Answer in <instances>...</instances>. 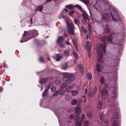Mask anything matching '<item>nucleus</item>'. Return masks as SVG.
<instances>
[{
    "label": "nucleus",
    "instance_id": "nucleus-43",
    "mask_svg": "<svg viewBox=\"0 0 126 126\" xmlns=\"http://www.w3.org/2000/svg\"><path fill=\"white\" fill-rule=\"evenodd\" d=\"M73 55H74L75 58L76 59H77L78 58V56L75 52H73Z\"/></svg>",
    "mask_w": 126,
    "mask_h": 126
},
{
    "label": "nucleus",
    "instance_id": "nucleus-58",
    "mask_svg": "<svg viewBox=\"0 0 126 126\" xmlns=\"http://www.w3.org/2000/svg\"><path fill=\"white\" fill-rule=\"evenodd\" d=\"M32 20H33V18H32V17L31 18V19H30V21L31 22V23H32Z\"/></svg>",
    "mask_w": 126,
    "mask_h": 126
},
{
    "label": "nucleus",
    "instance_id": "nucleus-63",
    "mask_svg": "<svg viewBox=\"0 0 126 126\" xmlns=\"http://www.w3.org/2000/svg\"><path fill=\"white\" fill-rule=\"evenodd\" d=\"M94 8L97 11H98V10L97 8H95V7H94Z\"/></svg>",
    "mask_w": 126,
    "mask_h": 126
},
{
    "label": "nucleus",
    "instance_id": "nucleus-19",
    "mask_svg": "<svg viewBox=\"0 0 126 126\" xmlns=\"http://www.w3.org/2000/svg\"><path fill=\"white\" fill-rule=\"evenodd\" d=\"M64 41V37L61 36L58 38L57 42L58 43H63Z\"/></svg>",
    "mask_w": 126,
    "mask_h": 126
},
{
    "label": "nucleus",
    "instance_id": "nucleus-36",
    "mask_svg": "<svg viewBox=\"0 0 126 126\" xmlns=\"http://www.w3.org/2000/svg\"><path fill=\"white\" fill-rule=\"evenodd\" d=\"M51 92H55L56 90V87L53 85H52V86L51 88Z\"/></svg>",
    "mask_w": 126,
    "mask_h": 126
},
{
    "label": "nucleus",
    "instance_id": "nucleus-28",
    "mask_svg": "<svg viewBox=\"0 0 126 126\" xmlns=\"http://www.w3.org/2000/svg\"><path fill=\"white\" fill-rule=\"evenodd\" d=\"M87 118L88 119H91L92 116V115L91 113L90 112H88L87 113Z\"/></svg>",
    "mask_w": 126,
    "mask_h": 126
},
{
    "label": "nucleus",
    "instance_id": "nucleus-44",
    "mask_svg": "<svg viewBox=\"0 0 126 126\" xmlns=\"http://www.w3.org/2000/svg\"><path fill=\"white\" fill-rule=\"evenodd\" d=\"M119 115V113L118 112H116L115 113V115L114 116V117L116 118H117Z\"/></svg>",
    "mask_w": 126,
    "mask_h": 126
},
{
    "label": "nucleus",
    "instance_id": "nucleus-3",
    "mask_svg": "<svg viewBox=\"0 0 126 126\" xmlns=\"http://www.w3.org/2000/svg\"><path fill=\"white\" fill-rule=\"evenodd\" d=\"M104 115L103 112H102L100 115V120L102 121L103 123L105 124L104 126L102 124L101 126H107L108 125V121L107 120H103ZM119 122L118 121H114L112 123V126H119Z\"/></svg>",
    "mask_w": 126,
    "mask_h": 126
},
{
    "label": "nucleus",
    "instance_id": "nucleus-8",
    "mask_svg": "<svg viewBox=\"0 0 126 126\" xmlns=\"http://www.w3.org/2000/svg\"><path fill=\"white\" fill-rule=\"evenodd\" d=\"M102 20L105 22L108 21L110 18V14L107 13H103L102 15Z\"/></svg>",
    "mask_w": 126,
    "mask_h": 126
},
{
    "label": "nucleus",
    "instance_id": "nucleus-20",
    "mask_svg": "<svg viewBox=\"0 0 126 126\" xmlns=\"http://www.w3.org/2000/svg\"><path fill=\"white\" fill-rule=\"evenodd\" d=\"M105 31L106 33H109L110 32V28L107 25H106L105 26Z\"/></svg>",
    "mask_w": 126,
    "mask_h": 126
},
{
    "label": "nucleus",
    "instance_id": "nucleus-4",
    "mask_svg": "<svg viewBox=\"0 0 126 126\" xmlns=\"http://www.w3.org/2000/svg\"><path fill=\"white\" fill-rule=\"evenodd\" d=\"M85 119V115L83 114L82 115L81 119L79 120V114H78L76 116L75 121L76 122L75 125L76 126H81L82 125V122L83 120Z\"/></svg>",
    "mask_w": 126,
    "mask_h": 126
},
{
    "label": "nucleus",
    "instance_id": "nucleus-34",
    "mask_svg": "<svg viewBox=\"0 0 126 126\" xmlns=\"http://www.w3.org/2000/svg\"><path fill=\"white\" fill-rule=\"evenodd\" d=\"M87 78L89 80H91L92 78V75L91 73H89L87 74Z\"/></svg>",
    "mask_w": 126,
    "mask_h": 126
},
{
    "label": "nucleus",
    "instance_id": "nucleus-29",
    "mask_svg": "<svg viewBox=\"0 0 126 126\" xmlns=\"http://www.w3.org/2000/svg\"><path fill=\"white\" fill-rule=\"evenodd\" d=\"M100 81L101 84H104L105 82V79L102 76L101 77L100 79Z\"/></svg>",
    "mask_w": 126,
    "mask_h": 126
},
{
    "label": "nucleus",
    "instance_id": "nucleus-33",
    "mask_svg": "<svg viewBox=\"0 0 126 126\" xmlns=\"http://www.w3.org/2000/svg\"><path fill=\"white\" fill-rule=\"evenodd\" d=\"M81 1L84 3L86 5H88L89 2V0H79Z\"/></svg>",
    "mask_w": 126,
    "mask_h": 126
},
{
    "label": "nucleus",
    "instance_id": "nucleus-13",
    "mask_svg": "<svg viewBox=\"0 0 126 126\" xmlns=\"http://www.w3.org/2000/svg\"><path fill=\"white\" fill-rule=\"evenodd\" d=\"M79 105H78L74 109V112L75 113H78L79 114L81 111V110L80 108Z\"/></svg>",
    "mask_w": 126,
    "mask_h": 126
},
{
    "label": "nucleus",
    "instance_id": "nucleus-11",
    "mask_svg": "<svg viewBox=\"0 0 126 126\" xmlns=\"http://www.w3.org/2000/svg\"><path fill=\"white\" fill-rule=\"evenodd\" d=\"M113 35V34H111L110 35L105 37V40H104L103 41L104 42L106 40L108 42H111L112 41V39H113V37L114 35V34H113V35Z\"/></svg>",
    "mask_w": 126,
    "mask_h": 126
},
{
    "label": "nucleus",
    "instance_id": "nucleus-61",
    "mask_svg": "<svg viewBox=\"0 0 126 126\" xmlns=\"http://www.w3.org/2000/svg\"><path fill=\"white\" fill-rule=\"evenodd\" d=\"M67 34L66 33H65L64 34V36L65 37H67Z\"/></svg>",
    "mask_w": 126,
    "mask_h": 126
},
{
    "label": "nucleus",
    "instance_id": "nucleus-25",
    "mask_svg": "<svg viewBox=\"0 0 126 126\" xmlns=\"http://www.w3.org/2000/svg\"><path fill=\"white\" fill-rule=\"evenodd\" d=\"M77 66L78 68L80 69V72L82 73L83 71V67L82 64H78L77 65Z\"/></svg>",
    "mask_w": 126,
    "mask_h": 126
},
{
    "label": "nucleus",
    "instance_id": "nucleus-12",
    "mask_svg": "<svg viewBox=\"0 0 126 126\" xmlns=\"http://www.w3.org/2000/svg\"><path fill=\"white\" fill-rule=\"evenodd\" d=\"M96 90L97 89L94 87L92 91L88 94V96L90 97H93L95 94Z\"/></svg>",
    "mask_w": 126,
    "mask_h": 126
},
{
    "label": "nucleus",
    "instance_id": "nucleus-47",
    "mask_svg": "<svg viewBox=\"0 0 126 126\" xmlns=\"http://www.w3.org/2000/svg\"><path fill=\"white\" fill-rule=\"evenodd\" d=\"M102 107V103H99L98 104V108L100 109Z\"/></svg>",
    "mask_w": 126,
    "mask_h": 126
},
{
    "label": "nucleus",
    "instance_id": "nucleus-53",
    "mask_svg": "<svg viewBox=\"0 0 126 126\" xmlns=\"http://www.w3.org/2000/svg\"><path fill=\"white\" fill-rule=\"evenodd\" d=\"M71 102H77V100L76 99H74Z\"/></svg>",
    "mask_w": 126,
    "mask_h": 126
},
{
    "label": "nucleus",
    "instance_id": "nucleus-62",
    "mask_svg": "<svg viewBox=\"0 0 126 126\" xmlns=\"http://www.w3.org/2000/svg\"><path fill=\"white\" fill-rule=\"evenodd\" d=\"M62 16L63 17L64 19H65L66 18V16H64L63 15Z\"/></svg>",
    "mask_w": 126,
    "mask_h": 126
},
{
    "label": "nucleus",
    "instance_id": "nucleus-42",
    "mask_svg": "<svg viewBox=\"0 0 126 126\" xmlns=\"http://www.w3.org/2000/svg\"><path fill=\"white\" fill-rule=\"evenodd\" d=\"M61 82V80H60L58 79L56 80L55 82V83L56 85H59L60 84Z\"/></svg>",
    "mask_w": 126,
    "mask_h": 126
},
{
    "label": "nucleus",
    "instance_id": "nucleus-32",
    "mask_svg": "<svg viewBox=\"0 0 126 126\" xmlns=\"http://www.w3.org/2000/svg\"><path fill=\"white\" fill-rule=\"evenodd\" d=\"M72 87V86H69L66 88L65 90L67 92H69Z\"/></svg>",
    "mask_w": 126,
    "mask_h": 126
},
{
    "label": "nucleus",
    "instance_id": "nucleus-7",
    "mask_svg": "<svg viewBox=\"0 0 126 126\" xmlns=\"http://www.w3.org/2000/svg\"><path fill=\"white\" fill-rule=\"evenodd\" d=\"M28 37L30 39L32 38L33 36H37L38 34L37 31L35 30L29 31L28 32Z\"/></svg>",
    "mask_w": 126,
    "mask_h": 126
},
{
    "label": "nucleus",
    "instance_id": "nucleus-56",
    "mask_svg": "<svg viewBox=\"0 0 126 126\" xmlns=\"http://www.w3.org/2000/svg\"><path fill=\"white\" fill-rule=\"evenodd\" d=\"M73 62L75 63H77V61L76 60H74L73 61Z\"/></svg>",
    "mask_w": 126,
    "mask_h": 126
},
{
    "label": "nucleus",
    "instance_id": "nucleus-23",
    "mask_svg": "<svg viewBox=\"0 0 126 126\" xmlns=\"http://www.w3.org/2000/svg\"><path fill=\"white\" fill-rule=\"evenodd\" d=\"M62 67L63 69H67L68 68L67 63L65 62L63 63L62 65Z\"/></svg>",
    "mask_w": 126,
    "mask_h": 126
},
{
    "label": "nucleus",
    "instance_id": "nucleus-64",
    "mask_svg": "<svg viewBox=\"0 0 126 126\" xmlns=\"http://www.w3.org/2000/svg\"><path fill=\"white\" fill-rule=\"evenodd\" d=\"M64 10H65V12H68V10H67V9H65Z\"/></svg>",
    "mask_w": 126,
    "mask_h": 126
},
{
    "label": "nucleus",
    "instance_id": "nucleus-21",
    "mask_svg": "<svg viewBox=\"0 0 126 126\" xmlns=\"http://www.w3.org/2000/svg\"><path fill=\"white\" fill-rule=\"evenodd\" d=\"M71 94L73 96H75L77 95L79 93V92L78 90H74L71 92Z\"/></svg>",
    "mask_w": 126,
    "mask_h": 126
},
{
    "label": "nucleus",
    "instance_id": "nucleus-54",
    "mask_svg": "<svg viewBox=\"0 0 126 126\" xmlns=\"http://www.w3.org/2000/svg\"><path fill=\"white\" fill-rule=\"evenodd\" d=\"M70 118L71 119V120H72L73 117H74V116H73V115H71L70 116Z\"/></svg>",
    "mask_w": 126,
    "mask_h": 126
},
{
    "label": "nucleus",
    "instance_id": "nucleus-24",
    "mask_svg": "<svg viewBox=\"0 0 126 126\" xmlns=\"http://www.w3.org/2000/svg\"><path fill=\"white\" fill-rule=\"evenodd\" d=\"M81 124L82 125L83 124L82 126H88L89 123L88 121L85 120L82 121Z\"/></svg>",
    "mask_w": 126,
    "mask_h": 126
},
{
    "label": "nucleus",
    "instance_id": "nucleus-26",
    "mask_svg": "<svg viewBox=\"0 0 126 126\" xmlns=\"http://www.w3.org/2000/svg\"><path fill=\"white\" fill-rule=\"evenodd\" d=\"M81 30L83 31V33H85L86 34L89 33V32H88L87 31V29H84V27L81 26Z\"/></svg>",
    "mask_w": 126,
    "mask_h": 126
},
{
    "label": "nucleus",
    "instance_id": "nucleus-31",
    "mask_svg": "<svg viewBox=\"0 0 126 126\" xmlns=\"http://www.w3.org/2000/svg\"><path fill=\"white\" fill-rule=\"evenodd\" d=\"M113 40V41L114 42L113 43L115 44H119L121 42V41L120 40H119L118 39H115Z\"/></svg>",
    "mask_w": 126,
    "mask_h": 126
},
{
    "label": "nucleus",
    "instance_id": "nucleus-50",
    "mask_svg": "<svg viewBox=\"0 0 126 126\" xmlns=\"http://www.w3.org/2000/svg\"><path fill=\"white\" fill-rule=\"evenodd\" d=\"M48 86L47 88L46 89H45V90H47V91H48V90L50 88L51 86V85L50 84H48Z\"/></svg>",
    "mask_w": 126,
    "mask_h": 126
},
{
    "label": "nucleus",
    "instance_id": "nucleus-22",
    "mask_svg": "<svg viewBox=\"0 0 126 126\" xmlns=\"http://www.w3.org/2000/svg\"><path fill=\"white\" fill-rule=\"evenodd\" d=\"M48 80L47 78H43L39 80V82L41 84H44L45 82H46Z\"/></svg>",
    "mask_w": 126,
    "mask_h": 126
},
{
    "label": "nucleus",
    "instance_id": "nucleus-51",
    "mask_svg": "<svg viewBox=\"0 0 126 126\" xmlns=\"http://www.w3.org/2000/svg\"><path fill=\"white\" fill-rule=\"evenodd\" d=\"M90 44V42L89 41H88L87 42H86V45L87 47H88L89 46V44Z\"/></svg>",
    "mask_w": 126,
    "mask_h": 126
},
{
    "label": "nucleus",
    "instance_id": "nucleus-1",
    "mask_svg": "<svg viewBox=\"0 0 126 126\" xmlns=\"http://www.w3.org/2000/svg\"><path fill=\"white\" fill-rule=\"evenodd\" d=\"M64 76L63 80L64 83H62L60 85V87L63 88L67 86L66 84L71 83L74 79V76L72 74L69 73L64 72L63 73Z\"/></svg>",
    "mask_w": 126,
    "mask_h": 126
},
{
    "label": "nucleus",
    "instance_id": "nucleus-27",
    "mask_svg": "<svg viewBox=\"0 0 126 126\" xmlns=\"http://www.w3.org/2000/svg\"><path fill=\"white\" fill-rule=\"evenodd\" d=\"M48 94V91L47 90H45L43 93L42 96L43 97L47 96Z\"/></svg>",
    "mask_w": 126,
    "mask_h": 126
},
{
    "label": "nucleus",
    "instance_id": "nucleus-30",
    "mask_svg": "<svg viewBox=\"0 0 126 126\" xmlns=\"http://www.w3.org/2000/svg\"><path fill=\"white\" fill-rule=\"evenodd\" d=\"M75 6L79 10L81 11L82 12L83 11V9L80 6L78 5H75Z\"/></svg>",
    "mask_w": 126,
    "mask_h": 126
},
{
    "label": "nucleus",
    "instance_id": "nucleus-6",
    "mask_svg": "<svg viewBox=\"0 0 126 126\" xmlns=\"http://www.w3.org/2000/svg\"><path fill=\"white\" fill-rule=\"evenodd\" d=\"M68 30L71 36L74 35V25L71 23H67Z\"/></svg>",
    "mask_w": 126,
    "mask_h": 126
},
{
    "label": "nucleus",
    "instance_id": "nucleus-5",
    "mask_svg": "<svg viewBox=\"0 0 126 126\" xmlns=\"http://www.w3.org/2000/svg\"><path fill=\"white\" fill-rule=\"evenodd\" d=\"M112 18L114 21H116L119 18V16L116 10L113 9L110 12Z\"/></svg>",
    "mask_w": 126,
    "mask_h": 126
},
{
    "label": "nucleus",
    "instance_id": "nucleus-35",
    "mask_svg": "<svg viewBox=\"0 0 126 126\" xmlns=\"http://www.w3.org/2000/svg\"><path fill=\"white\" fill-rule=\"evenodd\" d=\"M74 21L75 23L79 27V22L77 19L75 18L74 19Z\"/></svg>",
    "mask_w": 126,
    "mask_h": 126
},
{
    "label": "nucleus",
    "instance_id": "nucleus-52",
    "mask_svg": "<svg viewBox=\"0 0 126 126\" xmlns=\"http://www.w3.org/2000/svg\"><path fill=\"white\" fill-rule=\"evenodd\" d=\"M65 43L66 44L68 45H71V44L68 41H65Z\"/></svg>",
    "mask_w": 126,
    "mask_h": 126
},
{
    "label": "nucleus",
    "instance_id": "nucleus-45",
    "mask_svg": "<svg viewBox=\"0 0 126 126\" xmlns=\"http://www.w3.org/2000/svg\"><path fill=\"white\" fill-rule=\"evenodd\" d=\"M74 12L73 11H71L69 13V15L71 16H72V14Z\"/></svg>",
    "mask_w": 126,
    "mask_h": 126
},
{
    "label": "nucleus",
    "instance_id": "nucleus-41",
    "mask_svg": "<svg viewBox=\"0 0 126 126\" xmlns=\"http://www.w3.org/2000/svg\"><path fill=\"white\" fill-rule=\"evenodd\" d=\"M59 93L60 95L63 94L64 93V90L63 89H61L60 90Z\"/></svg>",
    "mask_w": 126,
    "mask_h": 126
},
{
    "label": "nucleus",
    "instance_id": "nucleus-38",
    "mask_svg": "<svg viewBox=\"0 0 126 126\" xmlns=\"http://www.w3.org/2000/svg\"><path fill=\"white\" fill-rule=\"evenodd\" d=\"M74 7V6L72 4L68 5L66 6V7L67 8L69 9H72Z\"/></svg>",
    "mask_w": 126,
    "mask_h": 126
},
{
    "label": "nucleus",
    "instance_id": "nucleus-9",
    "mask_svg": "<svg viewBox=\"0 0 126 126\" xmlns=\"http://www.w3.org/2000/svg\"><path fill=\"white\" fill-rule=\"evenodd\" d=\"M82 14L83 18L82 20L84 22H86L87 21H89L90 19L89 18V16L85 11H84L82 13Z\"/></svg>",
    "mask_w": 126,
    "mask_h": 126
},
{
    "label": "nucleus",
    "instance_id": "nucleus-57",
    "mask_svg": "<svg viewBox=\"0 0 126 126\" xmlns=\"http://www.w3.org/2000/svg\"><path fill=\"white\" fill-rule=\"evenodd\" d=\"M87 91H88V90L87 89H86L85 90V94H87Z\"/></svg>",
    "mask_w": 126,
    "mask_h": 126
},
{
    "label": "nucleus",
    "instance_id": "nucleus-15",
    "mask_svg": "<svg viewBox=\"0 0 126 126\" xmlns=\"http://www.w3.org/2000/svg\"><path fill=\"white\" fill-rule=\"evenodd\" d=\"M88 29L89 31V33L86 34V38L87 39H88L89 37L91 36V25L89 24H88Z\"/></svg>",
    "mask_w": 126,
    "mask_h": 126
},
{
    "label": "nucleus",
    "instance_id": "nucleus-37",
    "mask_svg": "<svg viewBox=\"0 0 126 126\" xmlns=\"http://www.w3.org/2000/svg\"><path fill=\"white\" fill-rule=\"evenodd\" d=\"M43 7L41 6L37 7L36 8V10H38L39 11L42 12V10H43Z\"/></svg>",
    "mask_w": 126,
    "mask_h": 126
},
{
    "label": "nucleus",
    "instance_id": "nucleus-40",
    "mask_svg": "<svg viewBox=\"0 0 126 126\" xmlns=\"http://www.w3.org/2000/svg\"><path fill=\"white\" fill-rule=\"evenodd\" d=\"M40 61L42 63H44L45 62L44 58L42 57H40L39 59Z\"/></svg>",
    "mask_w": 126,
    "mask_h": 126
},
{
    "label": "nucleus",
    "instance_id": "nucleus-39",
    "mask_svg": "<svg viewBox=\"0 0 126 126\" xmlns=\"http://www.w3.org/2000/svg\"><path fill=\"white\" fill-rule=\"evenodd\" d=\"M59 46L62 48H64L65 47L64 44H62V43H61L58 44Z\"/></svg>",
    "mask_w": 126,
    "mask_h": 126
},
{
    "label": "nucleus",
    "instance_id": "nucleus-48",
    "mask_svg": "<svg viewBox=\"0 0 126 126\" xmlns=\"http://www.w3.org/2000/svg\"><path fill=\"white\" fill-rule=\"evenodd\" d=\"M112 94H113L114 96H115L116 95V91L115 90H114L112 92Z\"/></svg>",
    "mask_w": 126,
    "mask_h": 126
},
{
    "label": "nucleus",
    "instance_id": "nucleus-49",
    "mask_svg": "<svg viewBox=\"0 0 126 126\" xmlns=\"http://www.w3.org/2000/svg\"><path fill=\"white\" fill-rule=\"evenodd\" d=\"M59 93L58 91H57L53 95V96H56Z\"/></svg>",
    "mask_w": 126,
    "mask_h": 126
},
{
    "label": "nucleus",
    "instance_id": "nucleus-46",
    "mask_svg": "<svg viewBox=\"0 0 126 126\" xmlns=\"http://www.w3.org/2000/svg\"><path fill=\"white\" fill-rule=\"evenodd\" d=\"M64 54L65 56H67L69 55V53L66 51H65L64 52Z\"/></svg>",
    "mask_w": 126,
    "mask_h": 126
},
{
    "label": "nucleus",
    "instance_id": "nucleus-59",
    "mask_svg": "<svg viewBox=\"0 0 126 126\" xmlns=\"http://www.w3.org/2000/svg\"><path fill=\"white\" fill-rule=\"evenodd\" d=\"M77 103H71L73 105H74L76 104Z\"/></svg>",
    "mask_w": 126,
    "mask_h": 126
},
{
    "label": "nucleus",
    "instance_id": "nucleus-60",
    "mask_svg": "<svg viewBox=\"0 0 126 126\" xmlns=\"http://www.w3.org/2000/svg\"><path fill=\"white\" fill-rule=\"evenodd\" d=\"M52 0H47L46 2H49L51 1Z\"/></svg>",
    "mask_w": 126,
    "mask_h": 126
},
{
    "label": "nucleus",
    "instance_id": "nucleus-18",
    "mask_svg": "<svg viewBox=\"0 0 126 126\" xmlns=\"http://www.w3.org/2000/svg\"><path fill=\"white\" fill-rule=\"evenodd\" d=\"M118 60L117 59L111 60L110 62L113 66H115L117 64Z\"/></svg>",
    "mask_w": 126,
    "mask_h": 126
},
{
    "label": "nucleus",
    "instance_id": "nucleus-17",
    "mask_svg": "<svg viewBox=\"0 0 126 126\" xmlns=\"http://www.w3.org/2000/svg\"><path fill=\"white\" fill-rule=\"evenodd\" d=\"M96 66L97 71L101 72L102 70L103 66L102 65L97 64Z\"/></svg>",
    "mask_w": 126,
    "mask_h": 126
},
{
    "label": "nucleus",
    "instance_id": "nucleus-16",
    "mask_svg": "<svg viewBox=\"0 0 126 126\" xmlns=\"http://www.w3.org/2000/svg\"><path fill=\"white\" fill-rule=\"evenodd\" d=\"M63 54H57L56 55V60L57 61H60L61 60V59L63 58Z\"/></svg>",
    "mask_w": 126,
    "mask_h": 126
},
{
    "label": "nucleus",
    "instance_id": "nucleus-14",
    "mask_svg": "<svg viewBox=\"0 0 126 126\" xmlns=\"http://www.w3.org/2000/svg\"><path fill=\"white\" fill-rule=\"evenodd\" d=\"M27 33L26 31H24V33L23 35V37L20 41L21 43L26 42L28 40L27 39L25 40V38L26 37V35Z\"/></svg>",
    "mask_w": 126,
    "mask_h": 126
},
{
    "label": "nucleus",
    "instance_id": "nucleus-55",
    "mask_svg": "<svg viewBox=\"0 0 126 126\" xmlns=\"http://www.w3.org/2000/svg\"><path fill=\"white\" fill-rule=\"evenodd\" d=\"M72 41L73 43V44L74 45H75V46H76L77 45V44L76 43V42L75 41H74V40L73 39L72 40Z\"/></svg>",
    "mask_w": 126,
    "mask_h": 126
},
{
    "label": "nucleus",
    "instance_id": "nucleus-10",
    "mask_svg": "<svg viewBox=\"0 0 126 126\" xmlns=\"http://www.w3.org/2000/svg\"><path fill=\"white\" fill-rule=\"evenodd\" d=\"M109 95V93L108 91H105V89L104 88L102 90V98H104V99H106L107 98Z\"/></svg>",
    "mask_w": 126,
    "mask_h": 126
},
{
    "label": "nucleus",
    "instance_id": "nucleus-2",
    "mask_svg": "<svg viewBox=\"0 0 126 126\" xmlns=\"http://www.w3.org/2000/svg\"><path fill=\"white\" fill-rule=\"evenodd\" d=\"M107 44L104 43H98L97 44L96 48L97 49V53L100 57V58L101 59L102 57L103 54L102 52L104 53H106V48Z\"/></svg>",
    "mask_w": 126,
    "mask_h": 126
}]
</instances>
